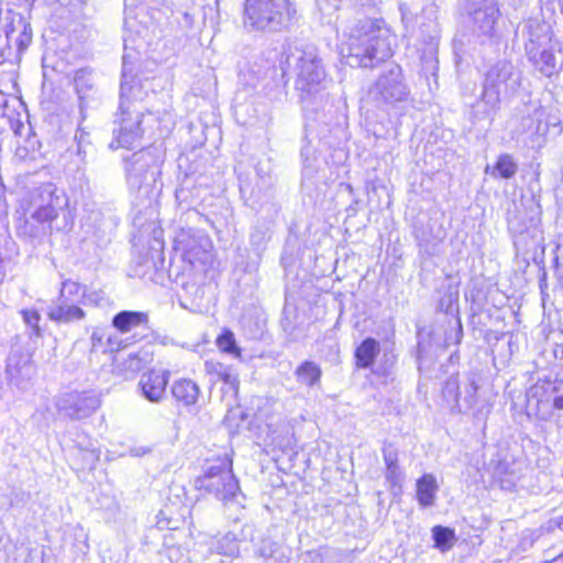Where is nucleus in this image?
I'll use <instances>...</instances> for the list:
<instances>
[{"label":"nucleus","instance_id":"1","mask_svg":"<svg viewBox=\"0 0 563 563\" xmlns=\"http://www.w3.org/2000/svg\"><path fill=\"white\" fill-rule=\"evenodd\" d=\"M67 199L63 192H57L53 183L42 184L30 194L27 217L18 227L19 236L29 239L32 243L40 242L43 238L52 233L53 222L58 218L59 211L63 212L64 224L56 227V230H70L73 220H67L69 212L64 210Z\"/></svg>","mask_w":563,"mask_h":563},{"label":"nucleus","instance_id":"2","mask_svg":"<svg viewBox=\"0 0 563 563\" xmlns=\"http://www.w3.org/2000/svg\"><path fill=\"white\" fill-rule=\"evenodd\" d=\"M346 63L352 67H374L393 54L391 33L382 20L361 19L349 27Z\"/></svg>","mask_w":563,"mask_h":563},{"label":"nucleus","instance_id":"3","mask_svg":"<svg viewBox=\"0 0 563 563\" xmlns=\"http://www.w3.org/2000/svg\"><path fill=\"white\" fill-rule=\"evenodd\" d=\"M282 64L296 71V89L305 108L323 100V90L327 85V74L322 59L312 46L305 48L289 47L284 52Z\"/></svg>","mask_w":563,"mask_h":563},{"label":"nucleus","instance_id":"4","mask_svg":"<svg viewBox=\"0 0 563 563\" xmlns=\"http://www.w3.org/2000/svg\"><path fill=\"white\" fill-rule=\"evenodd\" d=\"M522 74L510 62L499 60L485 73L481 99L473 106L477 120L490 122L499 110L501 98L511 97L521 87Z\"/></svg>","mask_w":563,"mask_h":563},{"label":"nucleus","instance_id":"5","mask_svg":"<svg viewBox=\"0 0 563 563\" xmlns=\"http://www.w3.org/2000/svg\"><path fill=\"white\" fill-rule=\"evenodd\" d=\"M295 13L290 0H246L244 23L253 30L278 32L289 24Z\"/></svg>","mask_w":563,"mask_h":563},{"label":"nucleus","instance_id":"6","mask_svg":"<svg viewBox=\"0 0 563 563\" xmlns=\"http://www.w3.org/2000/svg\"><path fill=\"white\" fill-rule=\"evenodd\" d=\"M201 489L214 495L225 505L243 508L245 496L241 493L239 482L232 472V462L217 460L210 464L202 476L197 479Z\"/></svg>","mask_w":563,"mask_h":563},{"label":"nucleus","instance_id":"7","mask_svg":"<svg viewBox=\"0 0 563 563\" xmlns=\"http://www.w3.org/2000/svg\"><path fill=\"white\" fill-rule=\"evenodd\" d=\"M482 382L483 375L478 368H472L463 375L462 379H460L459 374L451 375L442 387V397L450 405L451 411L457 413L473 412L474 416H477V391Z\"/></svg>","mask_w":563,"mask_h":563},{"label":"nucleus","instance_id":"8","mask_svg":"<svg viewBox=\"0 0 563 563\" xmlns=\"http://www.w3.org/2000/svg\"><path fill=\"white\" fill-rule=\"evenodd\" d=\"M133 76L128 74L126 63L123 59L122 81L120 92V121L118 139H141L143 108L134 101L142 95L141 88L132 85Z\"/></svg>","mask_w":563,"mask_h":563},{"label":"nucleus","instance_id":"9","mask_svg":"<svg viewBox=\"0 0 563 563\" xmlns=\"http://www.w3.org/2000/svg\"><path fill=\"white\" fill-rule=\"evenodd\" d=\"M123 161L126 163L129 188L135 191L140 199L151 202L155 196L156 170L150 169L153 157L148 148L142 147L131 156H123Z\"/></svg>","mask_w":563,"mask_h":563},{"label":"nucleus","instance_id":"10","mask_svg":"<svg viewBox=\"0 0 563 563\" xmlns=\"http://www.w3.org/2000/svg\"><path fill=\"white\" fill-rule=\"evenodd\" d=\"M410 89L405 81L400 66L393 65L383 71L368 90V99L377 108H384L397 102L406 101Z\"/></svg>","mask_w":563,"mask_h":563},{"label":"nucleus","instance_id":"11","mask_svg":"<svg viewBox=\"0 0 563 563\" xmlns=\"http://www.w3.org/2000/svg\"><path fill=\"white\" fill-rule=\"evenodd\" d=\"M211 247L210 239L200 232L181 231L175 240V251L190 268L206 265L211 257Z\"/></svg>","mask_w":563,"mask_h":563},{"label":"nucleus","instance_id":"12","mask_svg":"<svg viewBox=\"0 0 563 563\" xmlns=\"http://www.w3.org/2000/svg\"><path fill=\"white\" fill-rule=\"evenodd\" d=\"M100 404V397L93 390L69 391L59 397L57 409L71 420H82L90 417Z\"/></svg>","mask_w":563,"mask_h":563},{"label":"nucleus","instance_id":"13","mask_svg":"<svg viewBox=\"0 0 563 563\" xmlns=\"http://www.w3.org/2000/svg\"><path fill=\"white\" fill-rule=\"evenodd\" d=\"M534 398L537 399L534 415L541 420H549L552 415L551 408L563 409V382L559 384L543 382L541 385H534L528 393V407Z\"/></svg>","mask_w":563,"mask_h":563},{"label":"nucleus","instance_id":"14","mask_svg":"<svg viewBox=\"0 0 563 563\" xmlns=\"http://www.w3.org/2000/svg\"><path fill=\"white\" fill-rule=\"evenodd\" d=\"M75 89L79 99V112L81 122L78 124V129L75 134V141H82L86 136H89V132L82 125L86 120V111L92 103L97 102V89L92 75L87 69H79L75 73L74 77Z\"/></svg>","mask_w":563,"mask_h":563},{"label":"nucleus","instance_id":"15","mask_svg":"<svg viewBox=\"0 0 563 563\" xmlns=\"http://www.w3.org/2000/svg\"><path fill=\"white\" fill-rule=\"evenodd\" d=\"M522 35L526 53H536L537 48L544 46L560 48V42L553 38L551 23L542 18H532L526 21L522 26Z\"/></svg>","mask_w":563,"mask_h":563},{"label":"nucleus","instance_id":"16","mask_svg":"<svg viewBox=\"0 0 563 563\" xmlns=\"http://www.w3.org/2000/svg\"><path fill=\"white\" fill-rule=\"evenodd\" d=\"M413 238L419 252L428 256L437 253L440 243L445 238V231L441 224L431 218H419L413 224Z\"/></svg>","mask_w":563,"mask_h":563},{"label":"nucleus","instance_id":"17","mask_svg":"<svg viewBox=\"0 0 563 563\" xmlns=\"http://www.w3.org/2000/svg\"><path fill=\"white\" fill-rule=\"evenodd\" d=\"M471 11L474 31L478 35L492 37L495 35V25L499 18V9L495 0H474Z\"/></svg>","mask_w":563,"mask_h":563},{"label":"nucleus","instance_id":"18","mask_svg":"<svg viewBox=\"0 0 563 563\" xmlns=\"http://www.w3.org/2000/svg\"><path fill=\"white\" fill-rule=\"evenodd\" d=\"M168 380V371L151 369L142 374L137 386L146 400L157 404L166 396Z\"/></svg>","mask_w":563,"mask_h":563},{"label":"nucleus","instance_id":"19","mask_svg":"<svg viewBox=\"0 0 563 563\" xmlns=\"http://www.w3.org/2000/svg\"><path fill=\"white\" fill-rule=\"evenodd\" d=\"M47 317L58 323H73L84 320L86 312L73 299L57 298L47 307Z\"/></svg>","mask_w":563,"mask_h":563},{"label":"nucleus","instance_id":"20","mask_svg":"<svg viewBox=\"0 0 563 563\" xmlns=\"http://www.w3.org/2000/svg\"><path fill=\"white\" fill-rule=\"evenodd\" d=\"M547 118L545 108L539 106L533 113V118H528L527 120L530 122L529 126V135L528 137L532 139H555L559 136L561 132V126L556 118H552L551 120H543Z\"/></svg>","mask_w":563,"mask_h":563},{"label":"nucleus","instance_id":"21","mask_svg":"<svg viewBox=\"0 0 563 563\" xmlns=\"http://www.w3.org/2000/svg\"><path fill=\"white\" fill-rule=\"evenodd\" d=\"M113 372L125 379L133 377L137 372L152 361V354L145 350L129 353L125 357H112Z\"/></svg>","mask_w":563,"mask_h":563},{"label":"nucleus","instance_id":"22","mask_svg":"<svg viewBox=\"0 0 563 563\" xmlns=\"http://www.w3.org/2000/svg\"><path fill=\"white\" fill-rule=\"evenodd\" d=\"M460 285V277L448 275L445 284L439 290L441 296L437 307L439 311L450 314L455 319L459 317Z\"/></svg>","mask_w":563,"mask_h":563},{"label":"nucleus","instance_id":"23","mask_svg":"<svg viewBox=\"0 0 563 563\" xmlns=\"http://www.w3.org/2000/svg\"><path fill=\"white\" fill-rule=\"evenodd\" d=\"M5 371L11 379L30 378L33 373L31 355L21 347H13L9 353Z\"/></svg>","mask_w":563,"mask_h":563},{"label":"nucleus","instance_id":"24","mask_svg":"<svg viewBox=\"0 0 563 563\" xmlns=\"http://www.w3.org/2000/svg\"><path fill=\"white\" fill-rule=\"evenodd\" d=\"M170 393L179 406L190 408L197 404L201 390L192 379L180 378L173 383Z\"/></svg>","mask_w":563,"mask_h":563},{"label":"nucleus","instance_id":"25","mask_svg":"<svg viewBox=\"0 0 563 563\" xmlns=\"http://www.w3.org/2000/svg\"><path fill=\"white\" fill-rule=\"evenodd\" d=\"M561 46L560 44V48L540 47L536 49V54L534 52H528L527 56L541 74L550 77L556 71L558 62L554 53L555 51L561 52Z\"/></svg>","mask_w":563,"mask_h":563},{"label":"nucleus","instance_id":"26","mask_svg":"<svg viewBox=\"0 0 563 563\" xmlns=\"http://www.w3.org/2000/svg\"><path fill=\"white\" fill-rule=\"evenodd\" d=\"M111 324L121 333H128L137 327L148 324V316L145 312L122 310L113 316Z\"/></svg>","mask_w":563,"mask_h":563},{"label":"nucleus","instance_id":"27","mask_svg":"<svg viewBox=\"0 0 563 563\" xmlns=\"http://www.w3.org/2000/svg\"><path fill=\"white\" fill-rule=\"evenodd\" d=\"M205 369L216 379L222 380L234 395L238 394L239 375L231 366L210 360L205 362Z\"/></svg>","mask_w":563,"mask_h":563},{"label":"nucleus","instance_id":"28","mask_svg":"<svg viewBox=\"0 0 563 563\" xmlns=\"http://www.w3.org/2000/svg\"><path fill=\"white\" fill-rule=\"evenodd\" d=\"M232 108L236 121L242 124L250 123L258 114L255 99L253 97L249 98L246 91H240L235 95Z\"/></svg>","mask_w":563,"mask_h":563},{"label":"nucleus","instance_id":"29","mask_svg":"<svg viewBox=\"0 0 563 563\" xmlns=\"http://www.w3.org/2000/svg\"><path fill=\"white\" fill-rule=\"evenodd\" d=\"M380 352L379 342L374 338H366L355 349L354 358L356 367L369 368Z\"/></svg>","mask_w":563,"mask_h":563},{"label":"nucleus","instance_id":"30","mask_svg":"<svg viewBox=\"0 0 563 563\" xmlns=\"http://www.w3.org/2000/svg\"><path fill=\"white\" fill-rule=\"evenodd\" d=\"M437 479L433 474H423L417 481V499L423 507L432 506L438 490Z\"/></svg>","mask_w":563,"mask_h":563},{"label":"nucleus","instance_id":"31","mask_svg":"<svg viewBox=\"0 0 563 563\" xmlns=\"http://www.w3.org/2000/svg\"><path fill=\"white\" fill-rule=\"evenodd\" d=\"M271 239V228L264 221H258L250 233V245L258 258L266 249V244Z\"/></svg>","mask_w":563,"mask_h":563},{"label":"nucleus","instance_id":"32","mask_svg":"<svg viewBox=\"0 0 563 563\" xmlns=\"http://www.w3.org/2000/svg\"><path fill=\"white\" fill-rule=\"evenodd\" d=\"M106 336H107V329L101 327H96L92 329L91 335H90V349H89V355L88 361L90 366L95 365V357H98V352L101 350V355L110 361L112 356L107 352V343H106Z\"/></svg>","mask_w":563,"mask_h":563},{"label":"nucleus","instance_id":"33","mask_svg":"<svg viewBox=\"0 0 563 563\" xmlns=\"http://www.w3.org/2000/svg\"><path fill=\"white\" fill-rule=\"evenodd\" d=\"M320 366L312 361L302 362L295 371L296 378L299 383L309 387L317 385L321 378Z\"/></svg>","mask_w":563,"mask_h":563},{"label":"nucleus","instance_id":"34","mask_svg":"<svg viewBox=\"0 0 563 563\" xmlns=\"http://www.w3.org/2000/svg\"><path fill=\"white\" fill-rule=\"evenodd\" d=\"M432 540L434 548L445 553L454 547L457 538L454 529L439 525L432 528Z\"/></svg>","mask_w":563,"mask_h":563},{"label":"nucleus","instance_id":"35","mask_svg":"<svg viewBox=\"0 0 563 563\" xmlns=\"http://www.w3.org/2000/svg\"><path fill=\"white\" fill-rule=\"evenodd\" d=\"M42 143H19L14 150V157L20 162H40L44 154L41 151Z\"/></svg>","mask_w":563,"mask_h":563},{"label":"nucleus","instance_id":"36","mask_svg":"<svg viewBox=\"0 0 563 563\" xmlns=\"http://www.w3.org/2000/svg\"><path fill=\"white\" fill-rule=\"evenodd\" d=\"M84 299V303L91 305L98 308H104L111 305L110 297L106 294V291L101 288L93 289L87 286H84V291L81 295Z\"/></svg>","mask_w":563,"mask_h":563},{"label":"nucleus","instance_id":"37","mask_svg":"<svg viewBox=\"0 0 563 563\" xmlns=\"http://www.w3.org/2000/svg\"><path fill=\"white\" fill-rule=\"evenodd\" d=\"M508 229L514 236V244L517 249L527 247V236L531 235L530 228L522 225L516 217L508 219Z\"/></svg>","mask_w":563,"mask_h":563},{"label":"nucleus","instance_id":"38","mask_svg":"<svg viewBox=\"0 0 563 563\" xmlns=\"http://www.w3.org/2000/svg\"><path fill=\"white\" fill-rule=\"evenodd\" d=\"M217 551L229 558L239 554L240 547L236 536L232 532L225 533L218 540Z\"/></svg>","mask_w":563,"mask_h":563},{"label":"nucleus","instance_id":"39","mask_svg":"<svg viewBox=\"0 0 563 563\" xmlns=\"http://www.w3.org/2000/svg\"><path fill=\"white\" fill-rule=\"evenodd\" d=\"M217 345L222 352L232 354L235 357L241 356V351L236 345L234 334L230 330L222 331V333L217 338Z\"/></svg>","mask_w":563,"mask_h":563},{"label":"nucleus","instance_id":"40","mask_svg":"<svg viewBox=\"0 0 563 563\" xmlns=\"http://www.w3.org/2000/svg\"><path fill=\"white\" fill-rule=\"evenodd\" d=\"M13 131L15 137H22L24 130H30L20 121H11L8 117H0V139L9 137V131Z\"/></svg>","mask_w":563,"mask_h":563},{"label":"nucleus","instance_id":"41","mask_svg":"<svg viewBox=\"0 0 563 563\" xmlns=\"http://www.w3.org/2000/svg\"><path fill=\"white\" fill-rule=\"evenodd\" d=\"M495 168L499 173V176L506 179L512 177L517 172V165L509 155H501Z\"/></svg>","mask_w":563,"mask_h":563},{"label":"nucleus","instance_id":"42","mask_svg":"<svg viewBox=\"0 0 563 563\" xmlns=\"http://www.w3.org/2000/svg\"><path fill=\"white\" fill-rule=\"evenodd\" d=\"M84 286L85 285H80L79 283L74 282L71 279H65L64 282H62L59 296L57 298L74 300V297L78 296L80 290L81 292L84 291Z\"/></svg>","mask_w":563,"mask_h":563},{"label":"nucleus","instance_id":"43","mask_svg":"<svg viewBox=\"0 0 563 563\" xmlns=\"http://www.w3.org/2000/svg\"><path fill=\"white\" fill-rule=\"evenodd\" d=\"M385 477L386 481L390 484L391 488H397L398 490H401L405 474L399 465L386 467Z\"/></svg>","mask_w":563,"mask_h":563},{"label":"nucleus","instance_id":"44","mask_svg":"<svg viewBox=\"0 0 563 563\" xmlns=\"http://www.w3.org/2000/svg\"><path fill=\"white\" fill-rule=\"evenodd\" d=\"M24 322L32 329V333L36 336H41V328L38 322L41 320L40 313L34 309L22 310Z\"/></svg>","mask_w":563,"mask_h":563},{"label":"nucleus","instance_id":"45","mask_svg":"<svg viewBox=\"0 0 563 563\" xmlns=\"http://www.w3.org/2000/svg\"><path fill=\"white\" fill-rule=\"evenodd\" d=\"M13 31V34H12V38H11V42L13 41L14 44L16 45V51L18 53H21L23 52L27 46L29 44L31 43V40H32V35H31V32L27 31V27L26 25L23 24V30L19 32V34L16 36H14L15 34V30L12 29L10 32Z\"/></svg>","mask_w":563,"mask_h":563},{"label":"nucleus","instance_id":"46","mask_svg":"<svg viewBox=\"0 0 563 563\" xmlns=\"http://www.w3.org/2000/svg\"><path fill=\"white\" fill-rule=\"evenodd\" d=\"M463 339V327L460 317L455 319V328L445 335V344H460Z\"/></svg>","mask_w":563,"mask_h":563},{"label":"nucleus","instance_id":"47","mask_svg":"<svg viewBox=\"0 0 563 563\" xmlns=\"http://www.w3.org/2000/svg\"><path fill=\"white\" fill-rule=\"evenodd\" d=\"M383 459L385 462V466H394L399 465L398 464V451L397 449L391 444H385L383 448Z\"/></svg>","mask_w":563,"mask_h":563},{"label":"nucleus","instance_id":"48","mask_svg":"<svg viewBox=\"0 0 563 563\" xmlns=\"http://www.w3.org/2000/svg\"><path fill=\"white\" fill-rule=\"evenodd\" d=\"M277 544L271 539H265L262 541V544L257 549L258 555L263 558H271L276 552Z\"/></svg>","mask_w":563,"mask_h":563},{"label":"nucleus","instance_id":"49","mask_svg":"<svg viewBox=\"0 0 563 563\" xmlns=\"http://www.w3.org/2000/svg\"><path fill=\"white\" fill-rule=\"evenodd\" d=\"M312 152H313V148L310 143H308L301 150V156L305 157V167H303L305 177H312L313 173H314V167L309 164V157H308Z\"/></svg>","mask_w":563,"mask_h":563},{"label":"nucleus","instance_id":"50","mask_svg":"<svg viewBox=\"0 0 563 563\" xmlns=\"http://www.w3.org/2000/svg\"><path fill=\"white\" fill-rule=\"evenodd\" d=\"M367 130L368 132H372L373 137H375L376 140L389 137L388 131L382 124L368 122Z\"/></svg>","mask_w":563,"mask_h":563},{"label":"nucleus","instance_id":"51","mask_svg":"<svg viewBox=\"0 0 563 563\" xmlns=\"http://www.w3.org/2000/svg\"><path fill=\"white\" fill-rule=\"evenodd\" d=\"M163 231L161 229H155L153 231V242L151 244V249L154 251H163L164 249V241H163Z\"/></svg>","mask_w":563,"mask_h":563},{"label":"nucleus","instance_id":"52","mask_svg":"<svg viewBox=\"0 0 563 563\" xmlns=\"http://www.w3.org/2000/svg\"><path fill=\"white\" fill-rule=\"evenodd\" d=\"M321 11L336 10L340 0H316Z\"/></svg>","mask_w":563,"mask_h":563},{"label":"nucleus","instance_id":"53","mask_svg":"<svg viewBox=\"0 0 563 563\" xmlns=\"http://www.w3.org/2000/svg\"><path fill=\"white\" fill-rule=\"evenodd\" d=\"M417 362L419 371L422 369V366L426 362V347L422 342H418L417 344Z\"/></svg>","mask_w":563,"mask_h":563},{"label":"nucleus","instance_id":"54","mask_svg":"<svg viewBox=\"0 0 563 563\" xmlns=\"http://www.w3.org/2000/svg\"><path fill=\"white\" fill-rule=\"evenodd\" d=\"M220 563H241L239 559H227V560H221Z\"/></svg>","mask_w":563,"mask_h":563},{"label":"nucleus","instance_id":"55","mask_svg":"<svg viewBox=\"0 0 563 563\" xmlns=\"http://www.w3.org/2000/svg\"><path fill=\"white\" fill-rule=\"evenodd\" d=\"M112 342H113V339L111 338V335H109V334L107 333V336H106L107 347H108V346H111V345H112Z\"/></svg>","mask_w":563,"mask_h":563},{"label":"nucleus","instance_id":"56","mask_svg":"<svg viewBox=\"0 0 563 563\" xmlns=\"http://www.w3.org/2000/svg\"><path fill=\"white\" fill-rule=\"evenodd\" d=\"M87 455V457L90 460V463L92 464L95 462V455L92 452H86L85 453Z\"/></svg>","mask_w":563,"mask_h":563},{"label":"nucleus","instance_id":"57","mask_svg":"<svg viewBox=\"0 0 563 563\" xmlns=\"http://www.w3.org/2000/svg\"><path fill=\"white\" fill-rule=\"evenodd\" d=\"M282 95H283V90H282L280 88H278V90L276 91V93H275V96H274V99H275V100L280 99Z\"/></svg>","mask_w":563,"mask_h":563},{"label":"nucleus","instance_id":"58","mask_svg":"<svg viewBox=\"0 0 563 563\" xmlns=\"http://www.w3.org/2000/svg\"><path fill=\"white\" fill-rule=\"evenodd\" d=\"M560 561H563V552L552 560L554 563H559Z\"/></svg>","mask_w":563,"mask_h":563},{"label":"nucleus","instance_id":"59","mask_svg":"<svg viewBox=\"0 0 563 563\" xmlns=\"http://www.w3.org/2000/svg\"><path fill=\"white\" fill-rule=\"evenodd\" d=\"M110 147H111L112 150H117V148H119L120 146H114V143H110Z\"/></svg>","mask_w":563,"mask_h":563},{"label":"nucleus","instance_id":"60","mask_svg":"<svg viewBox=\"0 0 563 563\" xmlns=\"http://www.w3.org/2000/svg\"><path fill=\"white\" fill-rule=\"evenodd\" d=\"M173 552H174V550H173V549H169V552H168V556H169V559H172V553H173Z\"/></svg>","mask_w":563,"mask_h":563},{"label":"nucleus","instance_id":"61","mask_svg":"<svg viewBox=\"0 0 563 563\" xmlns=\"http://www.w3.org/2000/svg\"><path fill=\"white\" fill-rule=\"evenodd\" d=\"M450 358H451V360H456V355H455V354H452V355L450 356Z\"/></svg>","mask_w":563,"mask_h":563},{"label":"nucleus","instance_id":"62","mask_svg":"<svg viewBox=\"0 0 563 563\" xmlns=\"http://www.w3.org/2000/svg\"><path fill=\"white\" fill-rule=\"evenodd\" d=\"M450 358H451V360H456V355H455V354H452V355L450 356Z\"/></svg>","mask_w":563,"mask_h":563},{"label":"nucleus","instance_id":"63","mask_svg":"<svg viewBox=\"0 0 563 563\" xmlns=\"http://www.w3.org/2000/svg\"><path fill=\"white\" fill-rule=\"evenodd\" d=\"M543 563H554V562H552V561H545V562H543Z\"/></svg>","mask_w":563,"mask_h":563},{"label":"nucleus","instance_id":"64","mask_svg":"<svg viewBox=\"0 0 563 563\" xmlns=\"http://www.w3.org/2000/svg\"><path fill=\"white\" fill-rule=\"evenodd\" d=\"M560 278H561V282H563V275H561Z\"/></svg>","mask_w":563,"mask_h":563}]
</instances>
